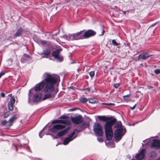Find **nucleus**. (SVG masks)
Returning a JSON list of instances; mask_svg holds the SVG:
<instances>
[{"instance_id":"f257e3e1","label":"nucleus","mask_w":160,"mask_h":160,"mask_svg":"<svg viewBox=\"0 0 160 160\" xmlns=\"http://www.w3.org/2000/svg\"><path fill=\"white\" fill-rule=\"evenodd\" d=\"M44 79L36 84L34 89L36 92L40 91L45 86L44 88L45 92H52L54 90V85L57 83L59 77L47 73H44Z\"/></svg>"},{"instance_id":"f03ea898","label":"nucleus","mask_w":160,"mask_h":160,"mask_svg":"<svg viewBox=\"0 0 160 160\" xmlns=\"http://www.w3.org/2000/svg\"><path fill=\"white\" fill-rule=\"evenodd\" d=\"M85 31V30H83L73 34H69L66 36V38L68 41L82 39L93 37L96 34V32L94 31L89 29L85 32L83 35H82Z\"/></svg>"},{"instance_id":"7ed1b4c3","label":"nucleus","mask_w":160,"mask_h":160,"mask_svg":"<svg viewBox=\"0 0 160 160\" xmlns=\"http://www.w3.org/2000/svg\"><path fill=\"white\" fill-rule=\"evenodd\" d=\"M98 118L103 122H106L104 125L105 131H112V127L117 121L115 118L107 117L105 116H99Z\"/></svg>"},{"instance_id":"20e7f679","label":"nucleus","mask_w":160,"mask_h":160,"mask_svg":"<svg viewBox=\"0 0 160 160\" xmlns=\"http://www.w3.org/2000/svg\"><path fill=\"white\" fill-rule=\"evenodd\" d=\"M93 130L95 133L100 136H102L103 134L102 128L100 123L98 122L94 123Z\"/></svg>"},{"instance_id":"39448f33","label":"nucleus","mask_w":160,"mask_h":160,"mask_svg":"<svg viewBox=\"0 0 160 160\" xmlns=\"http://www.w3.org/2000/svg\"><path fill=\"white\" fill-rule=\"evenodd\" d=\"M123 129L120 128L117 129L114 132V138L116 140L119 141L122 137L124 135V133H123Z\"/></svg>"},{"instance_id":"423d86ee","label":"nucleus","mask_w":160,"mask_h":160,"mask_svg":"<svg viewBox=\"0 0 160 160\" xmlns=\"http://www.w3.org/2000/svg\"><path fill=\"white\" fill-rule=\"evenodd\" d=\"M72 122L75 124H79L83 121V119L81 115L77 116L74 117H72L71 118Z\"/></svg>"},{"instance_id":"0eeeda50","label":"nucleus","mask_w":160,"mask_h":160,"mask_svg":"<svg viewBox=\"0 0 160 160\" xmlns=\"http://www.w3.org/2000/svg\"><path fill=\"white\" fill-rule=\"evenodd\" d=\"M65 125L58 124L54 125L51 129V131L54 133H56L58 130H60L65 128Z\"/></svg>"},{"instance_id":"6e6552de","label":"nucleus","mask_w":160,"mask_h":160,"mask_svg":"<svg viewBox=\"0 0 160 160\" xmlns=\"http://www.w3.org/2000/svg\"><path fill=\"white\" fill-rule=\"evenodd\" d=\"M145 149H142L139 153L136 155V158L138 160H141L143 159L145 157Z\"/></svg>"},{"instance_id":"1a4fd4ad","label":"nucleus","mask_w":160,"mask_h":160,"mask_svg":"<svg viewBox=\"0 0 160 160\" xmlns=\"http://www.w3.org/2000/svg\"><path fill=\"white\" fill-rule=\"evenodd\" d=\"M152 56V55H149L147 52H143L139 55L138 59V60L141 59L146 60L147 58Z\"/></svg>"},{"instance_id":"9d476101","label":"nucleus","mask_w":160,"mask_h":160,"mask_svg":"<svg viewBox=\"0 0 160 160\" xmlns=\"http://www.w3.org/2000/svg\"><path fill=\"white\" fill-rule=\"evenodd\" d=\"M151 146L152 148H156L157 149L160 148V140L157 139H154Z\"/></svg>"},{"instance_id":"9b49d317","label":"nucleus","mask_w":160,"mask_h":160,"mask_svg":"<svg viewBox=\"0 0 160 160\" xmlns=\"http://www.w3.org/2000/svg\"><path fill=\"white\" fill-rule=\"evenodd\" d=\"M18 118L17 115L15 114L10 118L8 121V122H9V124L7 125V128H9L10 127L13 125V122L16 120Z\"/></svg>"},{"instance_id":"f8f14e48","label":"nucleus","mask_w":160,"mask_h":160,"mask_svg":"<svg viewBox=\"0 0 160 160\" xmlns=\"http://www.w3.org/2000/svg\"><path fill=\"white\" fill-rule=\"evenodd\" d=\"M107 140L110 141L112 140L113 135V132L112 131H105Z\"/></svg>"},{"instance_id":"ddd939ff","label":"nucleus","mask_w":160,"mask_h":160,"mask_svg":"<svg viewBox=\"0 0 160 160\" xmlns=\"http://www.w3.org/2000/svg\"><path fill=\"white\" fill-rule=\"evenodd\" d=\"M70 128L68 127L64 130L61 131L57 133V136L59 137H61L67 133Z\"/></svg>"},{"instance_id":"4468645a","label":"nucleus","mask_w":160,"mask_h":160,"mask_svg":"<svg viewBox=\"0 0 160 160\" xmlns=\"http://www.w3.org/2000/svg\"><path fill=\"white\" fill-rule=\"evenodd\" d=\"M23 32V29L22 27L19 28L16 33L14 35L13 37L15 38L16 37L20 36Z\"/></svg>"},{"instance_id":"2eb2a0df","label":"nucleus","mask_w":160,"mask_h":160,"mask_svg":"<svg viewBox=\"0 0 160 160\" xmlns=\"http://www.w3.org/2000/svg\"><path fill=\"white\" fill-rule=\"evenodd\" d=\"M50 53L51 51L50 49L48 48H46L43 50V51L41 53V54L45 56V57H43V58H48Z\"/></svg>"},{"instance_id":"dca6fc26","label":"nucleus","mask_w":160,"mask_h":160,"mask_svg":"<svg viewBox=\"0 0 160 160\" xmlns=\"http://www.w3.org/2000/svg\"><path fill=\"white\" fill-rule=\"evenodd\" d=\"M42 94L40 93H38L34 96V102H38L42 98Z\"/></svg>"},{"instance_id":"f3484780","label":"nucleus","mask_w":160,"mask_h":160,"mask_svg":"<svg viewBox=\"0 0 160 160\" xmlns=\"http://www.w3.org/2000/svg\"><path fill=\"white\" fill-rule=\"evenodd\" d=\"M62 50V49H58L55 50L52 52V55L54 58L60 55V52Z\"/></svg>"},{"instance_id":"a211bd4d","label":"nucleus","mask_w":160,"mask_h":160,"mask_svg":"<svg viewBox=\"0 0 160 160\" xmlns=\"http://www.w3.org/2000/svg\"><path fill=\"white\" fill-rule=\"evenodd\" d=\"M56 94V93L54 94L52 93L49 94H46L44 95V96L43 98V100H45L48 98H53L54 97Z\"/></svg>"},{"instance_id":"6ab92c4d","label":"nucleus","mask_w":160,"mask_h":160,"mask_svg":"<svg viewBox=\"0 0 160 160\" xmlns=\"http://www.w3.org/2000/svg\"><path fill=\"white\" fill-rule=\"evenodd\" d=\"M23 56L24 57L22 58H21V61L23 62L24 61H27L29 59L31 58V57L26 53L24 54Z\"/></svg>"},{"instance_id":"aec40b11","label":"nucleus","mask_w":160,"mask_h":160,"mask_svg":"<svg viewBox=\"0 0 160 160\" xmlns=\"http://www.w3.org/2000/svg\"><path fill=\"white\" fill-rule=\"evenodd\" d=\"M58 123H62L66 125L71 124L70 122L68 120L58 119Z\"/></svg>"},{"instance_id":"412c9836","label":"nucleus","mask_w":160,"mask_h":160,"mask_svg":"<svg viewBox=\"0 0 160 160\" xmlns=\"http://www.w3.org/2000/svg\"><path fill=\"white\" fill-rule=\"evenodd\" d=\"M8 122L5 120L2 121L1 122V125L2 126H4L5 128L7 129H8L9 128H7V125L9 124Z\"/></svg>"},{"instance_id":"4be33fe9","label":"nucleus","mask_w":160,"mask_h":160,"mask_svg":"<svg viewBox=\"0 0 160 160\" xmlns=\"http://www.w3.org/2000/svg\"><path fill=\"white\" fill-rule=\"evenodd\" d=\"M54 58L60 62H62L63 60V57L60 55Z\"/></svg>"},{"instance_id":"5701e85b","label":"nucleus","mask_w":160,"mask_h":160,"mask_svg":"<svg viewBox=\"0 0 160 160\" xmlns=\"http://www.w3.org/2000/svg\"><path fill=\"white\" fill-rule=\"evenodd\" d=\"M72 140V139H70L68 137H67L65 138L63 141V144L65 145L68 144L69 142Z\"/></svg>"},{"instance_id":"b1692460","label":"nucleus","mask_w":160,"mask_h":160,"mask_svg":"<svg viewBox=\"0 0 160 160\" xmlns=\"http://www.w3.org/2000/svg\"><path fill=\"white\" fill-rule=\"evenodd\" d=\"M130 96V94H128L123 96V98L126 102H128L130 101V99L129 98Z\"/></svg>"},{"instance_id":"393cba45","label":"nucleus","mask_w":160,"mask_h":160,"mask_svg":"<svg viewBox=\"0 0 160 160\" xmlns=\"http://www.w3.org/2000/svg\"><path fill=\"white\" fill-rule=\"evenodd\" d=\"M98 100L95 98H91L89 100V102L91 103H94L97 102Z\"/></svg>"},{"instance_id":"a878e982","label":"nucleus","mask_w":160,"mask_h":160,"mask_svg":"<svg viewBox=\"0 0 160 160\" xmlns=\"http://www.w3.org/2000/svg\"><path fill=\"white\" fill-rule=\"evenodd\" d=\"M149 155L151 157H155L157 156V153L155 151H152L149 153Z\"/></svg>"},{"instance_id":"bb28decb","label":"nucleus","mask_w":160,"mask_h":160,"mask_svg":"<svg viewBox=\"0 0 160 160\" xmlns=\"http://www.w3.org/2000/svg\"><path fill=\"white\" fill-rule=\"evenodd\" d=\"M115 123H116V124L114 126L115 128H118L121 127L122 123L120 121L116 122Z\"/></svg>"},{"instance_id":"cd10ccee","label":"nucleus","mask_w":160,"mask_h":160,"mask_svg":"<svg viewBox=\"0 0 160 160\" xmlns=\"http://www.w3.org/2000/svg\"><path fill=\"white\" fill-rule=\"evenodd\" d=\"M15 100L14 96L12 97L11 98L10 102H9L8 103L11 104H14L15 103Z\"/></svg>"},{"instance_id":"c85d7f7f","label":"nucleus","mask_w":160,"mask_h":160,"mask_svg":"<svg viewBox=\"0 0 160 160\" xmlns=\"http://www.w3.org/2000/svg\"><path fill=\"white\" fill-rule=\"evenodd\" d=\"M40 43L41 44L43 45H45L46 44H47V45H49V44L48 43V42L45 40H41L40 41Z\"/></svg>"},{"instance_id":"c756f323","label":"nucleus","mask_w":160,"mask_h":160,"mask_svg":"<svg viewBox=\"0 0 160 160\" xmlns=\"http://www.w3.org/2000/svg\"><path fill=\"white\" fill-rule=\"evenodd\" d=\"M10 114V112L9 111H8L6 112L4 114L3 118H8V116Z\"/></svg>"},{"instance_id":"7c9ffc66","label":"nucleus","mask_w":160,"mask_h":160,"mask_svg":"<svg viewBox=\"0 0 160 160\" xmlns=\"http://www.w3.org/2000/svg\"><path fill=\"white\" fill-rule=\"evenodd\" d=\"M13 105L11 104H8V108L10 111H12L13 109Z\"/></svg>"},{"instance_id":"2f4dec72","label":"nucleus","mask_w":160,"mask_h":160,"mask_svg":"<svg viewBox=\"0 0 160 160\" xmlns=\"http://www.w3.org/2000/svg\"><path fill=\"white\" fill-rule=\"evenodd\" d=\"M75 134V132L74 131H73L72 132V133H70L68 137L69 138H70V139H72V137Z\"/></svg>"},{"instance_id":"473e14b6","label":"nucleus","mask_w":160,"mask_h":160,"mask_svg":"<svg viewBox=\"0 0 160 160\" xmlns=\"http://www.w3.org/2000/svg\"><path fill=\"white\" fill-rule=\"evenodd\" d=\"M112 43L114 46H117L120 44V43H117L115 40L114 39L112 40Z\"/></svg>"},{"instance_id":"72a5a7b5","label":"nucleus","mask_w":160,"mask_h":160,"mask_svg":"<svg viewBox=\"0 0 160 160\" xmlns=\"http://www.w3.org/2000/svg\"><path fill=\"white\" fill-rule=\"evenodd\" d=\"M102 105H105L108 106H114L115 105V104L114 103H102Z\"/></svg>"},{"instance_id":"f704fd0d","label":"nucleus","mask_w":160,"mask_h":160,"mask_svg":"<svg viewBox=\"0 0 160 160\" xmlns=\"http://www.w3.org/2000/svg\"><path fill=\"white\" fill-rule=\"evenodd\" d=\"M89 75L91 78H92L94 76L95 72L94 71H91L89 72Z\"/></svg>"},{"instance_id":"c9c22d12","label":"nucleus","mask_w":160,"mask_h":160,"mask_svg":"<svg viewBox=\"0 0 160 160\" xmlns=\"http://www.w3.org/2000/svg\"><path fill=\"white\" fill-rule=\"evenodd\" d=\"M80 101L82 103H84L87 102V100L85 98H83L80 99Z\"/></svg>"},{"instance_id":"e433bc0d","label":"nucleus","mask_w":160,"mask_h":160,"mask_svg":"<svg viewBox=\"0 0 160 160\" xmlns=\"http://www.w3.org/2000/svg\"><path fill=\"white\" fill-rule=\"evenodd\" d=\"M68 117L67 116H65V115H62V116H61L60 118H59L62 119H68Z\"/></svg>"},{"instance_id":"4c0bfd02","label":"nucleus","mask_w":160,"mask_h":160,"mask_svg":"<svg viewBox=\"0 0 160 160\" xmlns=\"http://www.w3.org/2000/svg\"><path fill=\"white\" fill-rule=\"evenodd\" d=\"M52 124H54L55 123H58V119H56L52 121L51 122Z\"/></svg>"},{"instance_id":"58836bf2","label":"nucleus","mask_w":160,"mask_h":160,"mask_svg":"<svg viewBox=\"0 0 160 160\" xmlns=\"http://www.w3.org/2000/svg\"><path fill=\"white\" fill-rule=\"evenodd\" d=\"M120 86V84L119 83H116L114 84L113 86L114 87L116 88H118L119 86Z\"/></svg>"},{"instance_id":"ea45409f","label":"nucleus","mask_w":160,"mask_h":160,"mask_svg":"<svg viewBox=\"0 0 160 160\" xmlns=\"http://www.w3.org/2000/svg\"><path fill=\"white\" fill-rule=\"evenodd\" d=\"M98 140L100 142H103V139L102 138H97Z\"/></svg>"},{"instance_id":"a19ab883","label":"nucleus","mask_w":160,"mask_h":160,"mask_svg":"<svg viewBox=\"0 0 160 160\" xmlns=\"http://www.w3.org/2000/svg\"><path fill=\"white\" fill-rule=\"evenodd\" d=\"M155 73L157 74L160 73V69H156L155 70Z\"/></svg>"},{"instance_id":"79ce46f5","label":"nucleus","mask_w":160,"mask_h":160,"mask_svg":"<svg viewBox=\"0 0 160 160\" xmlns=\"http://www.w3.org/2000/svg\"><path fill=\"white\" fill-rule=\"evenodd\" d=\"M82 91L86 90L88 92H90V89L89 88H85V89H82Z\"/></svg>"},{"instance_id":"37998d69","label":"nucleus","mask_w":160,"mask_h":160,"mask_svg":"<svg viewBox=\"0 0 160 160\" xmlns=\"http://www.w3.org/2000/svg\"><path fill=\"white\" fill-rule=\"evenodd\" d=\"M104 32H105V31L104 29H102V33L100 34H99V35L100 36H102L103 35V34H104Z\"/></svg>"},{"instance_id":"c03bdc74","label":"nucleus","mask_w":160,"mask_h":160,"mask_svg":"<svg viewBox=\"0 0 160 160\" xmlns=\"http://www.w3.org/2000/svg\"><path fill=\"white\" fill-rule=\"evenodd\" d=\"M5 73L4 72H1L0 73V78H1L2 76L5 74Z\"/></svg>"},{"instance_id":"a18cd8bd","label":"nucleus","mask_w":160,"mask_h":160,"mask_svg":"<svg viewBox=\"0 0 160 160\" xmlns=\"http://www.w3.org/2000/svg\"><path fill=\"white\" fill-rule=\"evenodd\" d=\"M137 104H136L133 106L132 107H130V108L131 110H133L136 107Z\"/></svg>"},{"instance_id":"49530a36","label":"nucleus","mask_w":160,"mask_h":160,"mask_svg":"<svg viewBox=\"0 0 160 160\" xmlns=\"http://www.w3.org/2000/svg\"><path fill=\"white\" fill-rule=\"evenodd\" d=\"M1 96L2 98L4 97L5 96L4 93L3 92H2L1 94Z\"/></svg>"},{"instance_id":"de8ad7c7","label":"nucleus","mask_w":160,"mask_h":160,"mask_svg":"<svg viewBox=\"0 0 160 160\" xmlns=\"http://www.w3.org/2000/svg\"><path fill=\"white\" fill-rule=\"evenodd\" d=\"M77 110V108H74L71 109L69 110V111H74Z\"/></svg>"},{"instance_id":"09e8293b","label":"nucleus","mask_w":160,"mask_h":160,"mask_svg":"<svg viewBox=\"0 0 160 160\" xmlns=\"http://www.w3.org/2000/svg\"><path fill=\"white\" fill-rule=\"evenodd\" d=\"M43 129L42 130H41V131L39 133V136H40V137L41 138H42V137H41V136H40V134H41V133L42 132V131H43Z\"/></svg>"},{"instance_id":"8fccbe9b","label":"nucleus","mask_w":160,"mask_h":160,"mask_svg":"<svg viewBox=\"0 0 160 160\" xmlns=\"http://www.w3.org/2000/svg\"><path fill=\"white\" fill-rule=\"evenodd\" d=\"M157 22L155 23H153V24H152V25H151V26L152 27H153L156 24H157Z\"/></svg>"},{"instance_id":"3c124183","label":"nucleus","mask_w":160,"mask_h":160,"mask_svg":"<svg viewBox=\"0 0 160 160\" xmlns=\"http://www.w3.org/2000/svg\"><path fill=\"white\" fill-rule=\"evenodd\" d=\"M30 90H29V93H28V96L29 97V99L30 98Z\"/></svg>"},{"instance_id":"603ef678","label":"nucleus","mask_w":160,"mask_h":160,"mask_svg":"<svg viewBox=\"0 0 160 160\" xmlns=\"http://www.w3.org/2000/svg\"><path fill=\"white\" fill-rule=\"evenodd\" d=\"M8 96H9L11 97H12V94H10L8 95Z\"/></svg>"},{"instance_id":"864d4df0","label":"nucleus","mask_w":160,"mask_h":160,"mask_svg":"<svg viewBox=\"0 0 160 160\" xmlns=\"http://www.w3.org/2000/svg\"><path fill=\"white\" fill-rule=\"evenodd\" d=\"M57 35V33H55V34H53V36H56Z\"/></svg>"},{"instance_id":"5fc2aeb1","label":"nucleus","mask_w":160,"mask_h":160,"mask_svg":"<svg viewBox=\"0 0 160 160\" xmlns=\"http://www.w3.org/2000/svg\"><path fill=\"white\" fill-rule=\"evenodd\" d=\"M141 66H143V64L142 63V64H141Z\"/></svg>"},{"instance_id":"6e6d98bb","label":"nucleus","mask_w":160,"mask_h":160,"mask_svg":"<svg viewBox=\"0 0 160 160\" xmlns=\"http://www.w3.org/2000/svg\"><path fill=\"white\" fill-rule=\"evenodd\" d=\"M123 13L124 14H126V12H124Z\"/></svg>"},{"instance_id":"4d7b16f0","label":"nucleus","mask_w":160,"mask_h":160,"mask_svg":"<svg viewBox=\"0 0 160 160\" xmlns=\"http://www.w3.org/2000/svg\"><path fill=\"white\" fill-rule=\"evenodd\" d=\"M158 160H160L159 159H158Z\"/></svg>"},{"instance_id":"13d9d810","label":"nucleus","mask_w":160,"mask_h":160,"mask_svg":"<svg viewBox=\"0 0 160 160\" xmlns=\"http://www.w3.org/2000/svg\"><path fill=\"white\" fill-rule=\"evenodd\" d=\"M159 159L160 160V158H159Z\"/></svg>"}]
</instances>
